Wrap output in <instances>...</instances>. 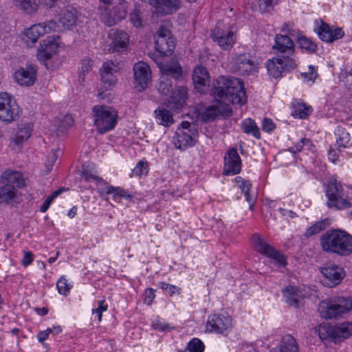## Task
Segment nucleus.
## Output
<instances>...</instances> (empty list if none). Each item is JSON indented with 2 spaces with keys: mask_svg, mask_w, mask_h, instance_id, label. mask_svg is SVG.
I'll return each instance as SVG.
<instances>
[{
  "mask_svg": "<svg viewBox=\"0 0 352 352\" xmlns=\"http://www.w3.org/2000/svg\"><path fill=\"white\" fill-rule=\"evenodd\" d=\"M273 50L276 51L278 57L269 60L266 67L270 75L277 78L283 72H289L296 67L295 60L289 57L294 53V43L287 35H276Z\"/></svg>",
  "mask_w": 352,
  "mask_h": 352,
  "instance_id": "1",
  "label": "nucleus"
},
{
  "mask_svg": "<svg viewBox=\"0 0 352 352\" xmlns=\"http://www.w3.org/2000/svg\"><path fill=\"white\" fill-rule=\"evenodd\" d=\"M212 95L217 100H226L232 104H243L246 94L242 80L232 76H219L214 82Z\"/></svg>",
  "mask_w": 352,
  "mask_h": 352,
  "instance_id": "2",
  "label": "nucleus"
},
{
  "mask_svg": "<svg viewBox=\"0 0 352 352\" xmlns=\"http://www.w3.org/2000/svg\"><path fill=\"white\" fill-rule=\"evenodd\" d=\"M320 245L324 252L342 256L352 253V236L340 230H329L320 239Z\"/></svg>",
  "mask_w": 352,
  "mask_h": 352,
  "instance_id": "3",
  "label": "nucleus"
},
{
  "mask_svg": "<svg viewBox=\"0 0 352 352\" xmlns=\"http://www.w3.org/2000/svg\"><path fill=\"white\" fill-rule=\"evenodd\" d=\"M157 89L162 95L170 96V98L164 102V105L172 111L179 113L186 104L187 88L180 86L176 91L173 92L171 79L161 76Z\"/></svg>",
  "mask_w": 352,
  "mask_h": 352,
  "instance_id": "4",
  "label": "nucleus"
},
{
  "mask_svg": "<svg viewBox=\"0 0 352 352\" xmlns=\"http://www.w3.org/2000/svg\"><path fill=\"white\" fill-rule=\"evenodd\" d=\"M352 309L351 297H336L321 301L318 311L322 318L325 319L337 318L342 314Z\"/></svg>",
  "mask_w": 352,
  "mask_h": 352,
  "instance_id": "5",
  "label": "nucleus"
},
{
  "mask_svg": "<svg viewBox=\"0 0 352 352\" xmlns=\"http://www.w3.org/2000/svg\"><path fill=\"white\" fill-rule=\"evenodd\" d=\"M93 113L98 133L103 134L114 129L118 122V113L113 107L96 105L93 107Z\"/></svg>",
  "mask_w": 352,
  "mask_h": 352,
  "instance_id": "6",
  "label": "nucleus"
},
{
  "mask_svg": "<svg viewBox=\"0 0 352 352\" xmlns=\"http://www.w3.org/2000/svg\"><path fill=\"white\" fill-rule=\"evenodd\" d=\"M318 334L322 340L330 338L336 343L341 342L352 336V322L342 323L340 326L321 324L319 326Z\"/></svg>",
  "mask_w": 352,
  "mask_h": 352,
  "instance_id": "7",
  "label": "nucleus"
},
{
  "mask_svg": "<svg viewBox=\"0 0 352 352\" xmlns=\"http://www.w3.org/2000/svg\"><path fill=\"white\" fill-rule=\"evenodd\" d=\"M19 118V107L13 97L6 92L0 93V120L10 123Z\"/></svg>",
  "mask_w": 352,
  "mask_h": 352,
  "instance_id": "8",
  "label": "nucleus"
},
{
  "mask_svg": "<svg viewBox=\"0 0 352 352\" xmlns=\"http://www.w3.org/2000/svg\"><path fill=\"white\" fill-rule=\"evenodd\" d=\"M326 194L329 199L327 204L329 207H335L338 209L351 207V204L345 197L342 186L340 183H338L336 180L329 182Z\"/></svg>",
  "mask_w": 352,
  "mask_h": 352,
  "instance_id": "9",
  "label": "nucleus"
},
{
  "mask_svg": "<svg viewBox=\"0 0 352 352\" xmlns=\"http://www.w3.org/2000/svg\"><path fill=\"white\" fill-rule=\"evenodd\" d=\"M155 50L162 56L171 54L175 47L171 32L164 26H160L157 32L155 41Z\"/></svg>",
  "mask_w": 352,
  "mask_h": 352,
  "instance_id": "10",
  "label": "nucleus"
},
{
  "mask_svg": "<svg viewBox=\"0 0 352 352\" xmlns=\"http://www.w3.org/2000/svg\"><path fill=\"white\" fill-rule=\"evenodd\" d=\"M254 249L259 253L274 259L279 266L286 265L285 256L265 242L258 234H253L251 238Z\"/></svg>",
  "mask_w": 352,
  "mask_h": 352,
  "instance_id": "11",
  "label": "nucleus"
},
{
  "mask_svg": "<svg viewBox=\"0 0 352 352\" xmlns=\"http://www.w3.org/2000/svg\"><path fill=\"white\" fill-rule=\"evenodd\" d=\"M320 270L323 276L322 283L329 287L338 285L345 276L342 267L331 263H328L326 266L320 267Z\"/></svg>",
  "mask_w": 352,
  "mask_h": 352,
  "instance_id": "12",
  "label": "nucleus"
},
{
  "mask_svg": "<svg viewBox=\"0 0 352 352\" xmlns=\"http://www.w3.org/2000/svg\"><path fill=\"white\" fill-rule=\"evenodd\" d=\"M135 87L138 91L146 89L151 78V72L149 66L144 62H139L133 66Z\"/></svg>",
  "mask_w": 352,
  "mask_h": 352,
  "instance_id": "13",
  "label": "nucleus"
},
{
  "mask_svg": "<svg viewBox=\"0 0 352 352\" xmlns=\"http://www.w3.org/2000/svg\"><path fill=\"white\" fill-rule=\"evenodd\" d=\"M72 116L65 115L62 118H55L48 126L50 138H58L74 125Z\"/></svg>",
  "mask_w": 352,
  "mask_h": 352,
  "instance_id": "14",
  "label": "nucleus"
},
{
  "mask_svg": "<svg viewBox=\"0 0 352 352\" xmlns=\"http://www.w3.org/2000/svg\"><path fill=\"white\" fill-rule=\"evenodd\" d=\"M232 327V319L229 316L223 315L213 314L209 316L206 323V331L223 333V332Z\"/></svg>",
  "mask_w": 352,
  "mask_h": 352,
  "instance_id": "15",
  "label": "nucleus"
},
{
  "mask_svg": "<svg viewBox=\"0 0 352 352\" xmlns=\"http://www.w3.org/2000/svg\"><path fill=\"white\" fill-rule=\"evenodd\" d=\"M241 160L235 148H230L224 157L223 174L236 175L240 173Z\"/></svg>",
  "mask_w": 352,
  "mask_h": 352,
  "instance_id": "16",
  "label": "nucleus"
},
{
  "mask_svg": "<svg viewBox=\"0 0 352 352\" xmlns=\"http://www.w3.org/2000/svg\"><path fill=\"white\" fill-rule=\"evenodd\" d=\"M14 77L21 86L30 87L34 84L36 79V70L34 65H27L15 72Z\"/></svg>",
  "mask_w": 352,
  "mask_h": 352,
  "instance_id": "17",
  "label": "nucleus"
},
{
  "mask_svg": "<svg viewBox=\"0 0 352 352\" xmlns=\"http://www.w3.org/2000/svg\"><path fill=\"white\" fill-rule=\"evenodd\" d=\"M197 131H185L184 129H177L174 138L175 145L180 150H185L195 144L197 141Z\"/></svg>",
  "mask_w": 352,
  "mask_h": 352,
  "instance_id": "18",
  "label": "nucleus"
},
{
  "mask_svg": "<svg viewBox=\"0 0 352 352\" xmlns=\"http://www.w3.org/2000/svg\"><path fill=\"white\" fill-rule=\"evenodd\" d=\"M182 0H155L153 7L159 16H166L176 12L181 6Z\"/></svg>",
  "mask_w": 352,
  "mask_h": 352,
  "instance_id": "19",
  "label": "nucleus"
},
{
  "mask_svg": "<svg viewBox=\"0 0 352 352\" xmlns=\"http://www.w3.org/2000/svg\"><path fill=\"white\" fill-rule=\"evenodd\" d=\"M210 36L223 50L230 49L234 43V34L232 31L226 32L219 28H215Z\"/></svg>",
  "mask_w": 352,
  "mask_h": 352,
  "instance_id": "20",
  "label": "nucleus"
},
{
  "mask_svg": "<svg viewBox=\"0 0 352 352\" xmlns=\"http://www.w3.org/2000/svg\"><path fill=\"white\" fill-rule=\"evenodd\" d=\"M255 67L254 61L250 54H240L236 58L232 69L241 75H248Z\"/></svg>",
  "mask_w": 352,
  "mask_h": 352,
  "instance_id": "21",
  "label": "nucleus"
},
{
  "mask_svg": "<svg viewBox=\"0 0 352 352\" xmlns=\"http://www.w3.org/2000/svg\"><path fill=\"white\" fill-rule=\"evenodd\" d=\"M44 34V26L41 24L32 25L22 34V40L29 47H32L40 36Z\"/></svg>",
  "mask_w": 352,
  "mask_h": 352,
  "instance_id": "22",
  "label": "nucleus"
},
{
  "mask_svg": "<svg viewBox=\"0 0 352 352\" xmlns=\"http://www.w3.org/2000/svg\"><path fill=\"white\" fill-rule=\"evenodd\" d=\"M109 37L111 38V47L113 51L120 52L121 50L126 48L129 43V36L123 30H115L109 33Z\"/></svg>",
  "mask_w": 352,
  "mask_h": 352,
  "instance_id": "23",
  "label": "nucleus"
},
{
  "mask_svg": "<svg viewBox=\"0 0 352 352\" xmlns=\"http://www.w3.org/2000/svg\"><path fill=\"white\" fill-rule=\"evenodd\" d=\"M116 67H114L113 63L110 60L103 64L102 68L101 69V80L106 89L110 88L116 82V78L113 75L114 72H116Z\"/></svg>",
  "mask_w": 352,
  "mask_h": 352,
  "instance_id": "24",
  "label": "nucleus"
},
{
  "mask_svg": "<svg viewBox=\"0 0 352 352\" xmlns=\"http://www.w3.org/2000/svg\"><path fill=\"white\" fill-rule=\"evenodd\" d=\"M192 81L197 89H201L210 82L208 71L203 65H197L193 71Z\"/></svg>",
  "mask_w": 352,
  "mask_h": 352,
  "instance_id": "25",
  "label": "nucleus"
},
{
  "mask_svg": "<svg viewBox=\"0 0 352 352\" xmlns=\"http://www.w3.org/2000/svg\"><path fill=\"white\" fill-rule=\"evenodd\" d=\"M162 77H166L168 79L171 78L178 80L182 76L183 70L180 65L177 63H170L160 66Z\"/></svg>",
  "mask_w": 352,
  "mask_h": 352,
  "instance_id": "26",
  "label": "nucleus"
},
{
  "mask_svg": "<svg viewBox=\"0 0 352 352\" xmlns=\"http://www.w3.org/2000/svg\"><path fill=\"white\" fill-rule=\"evenodd\" d=\"M2 182H6L16 188H21L25 186V181L21 173L8 170L2 175Z\"/></svg>",
  "mask_w": 352,
  "mask_h": 352,
  "instance_id": "27",
  "label": "nucleus"
},
{
  "mask_svg": "<svg viewBox=\"0 0 352 352\" xmlns=\"http://www.w3.org/2000/svg\"><path fill=\"white\" fill-rule=\"evenodd\" d=\"M76 10L74 8H69L63 11L58 19L63 30L69 29L76 23Z\"/></svg>",
  "mask_w": 352,
  "mask_h": 352,
  "instance_id": "28",
  "label": "nucleus"
},
{
  "mask_svg": "<svg viewBox=\"0 0 352 352\" xmlns=\"http://www.w3.org/2000/svg\"><path fill=\"white\" fill-rule=\"evenodd\" d=\"M167 109V107H159L154 112L157 122L165 127L170 126L175 122L173 114L170 111L171 110Z\"/></svg>",
  "mask_w": 352,
  "mask_h": 352,
  "instance_id": "29",
  "label": "nucleus"
},
{
  "mask_svg": "<svg viewBox=\"0 0 352 352\" xmlns=\"http://www.w3.org/2000/svg\"><path fill=\"white\" fill-rule=\"evenodd\" d=\"M100 197L104 196V194L107 195H113V199L116 202H120L122 198L130 199L131 196L128 195L126 192L122 188H115L113 186H106L104 188L99 190Z\"/></svg>",
  "mask_w": 352,
  "mask_h": 352,
  "instance_id": "30",
  "label": "nucleus"
},
{
  "mask_svg": "<svg viewBox=\"0 0 352 352\" xmlns=\"http://www.w3.org/2000/svg\"><path fill=\"white\" fill-rule=\"evenodd\" d=\"M287 303L294 307H298L299 299L302 296L299 289L294 286H289L285 288L283 292Z\"/></svg>",
  "mask_w": 352,
  "mask_h": 352,
  "instance_id": "31",
  "label": "nucleus"
},
{
  "mask_svg": "<svg viewBox=\"0 0 352 352\" xmlns=\"http://www.w3.org/2000/svg\"><path fill=\"white\" fill-rule=\"evenodd\" d=\"M60 36L58 34L48 36L45 40V60L52 58V56L56 54L57 50L60 46Z\"/></svg>",
  "mask_w": 352,
  "mask_h": 352,
  "instance_id": "32",
  "label": "nucleus"
},
{
  "mask_svg": "<svg viewBox=\"0 0 352 352\" xmlns=\"http://www.w3.org/2000/svg\"><path fill=\"white\" fill-rule=\"evenodd\" d=\"M270 352H299V349L294 338L291 335H286L283 338L279 350Z\"/></svg>",
  "mask_w": 352,
  "mask_h": 352,
  "instance_id": "33",
  "label": "nucleus"
},
{
  "mask_svg": "<svg viewBox=\"0 0 352 352\" xmlns=\"http://www.w3.org/2000/svg\"><path fill=\"white\" fill-rule=\"evenodd\" d=\"M329 226V221L327 219L319 221L314 225L308 228L305 232V237L308 239L314 235L320 233L321 231L325 230Z\"/></svg>",
  "mask_w": 352,
  "mask_h": 352,
  "instance_id": "34",
  "label": "nucleus"
},
{
  "mask_svg": "<svg viewBox=\"0 0 352 352\" xmlns=\"http://www.w3.org/2000/svg\"><path fill=\"white\" fill-rule=\"evenodd\" d=\"M31 135V129L28 126H24L18 129L16 133L15 137L12 139L13 142L16 146H19L26 141Z\"/></svg>",
  "mask_w": 352,
  "mask_h": 352,
  "instance_id": "35",
  "label": "nucleus"
},
{
  "mask_svg": "<svg viewBox=\"0 0 352 352\" xmlns=\"http://www.w3.org/2000/svg\"><path fill=\"white\" fill-rule=\"evenodd\" d=\"M242 129L244 133L252 135L257 138H261V133L259 129L256 126L255 122L252 119H248L242 122Z\"/></svg>",
  "mask_w": 352,
  "mask_h": 352,
  "instance_id": "36",
  "label": "nucleus"
},
{
  "mask_svg": "<svg viewBox=\"0 0 352 352\" xmlns=\"http://www.w3.org/2000/svg\"><path fill=\"white\" fill-rule=\"evenodd\" d=\"M3 186L0 188V199L3 201L13 199L16 195V189L6 182H2Z\"/></svg>",
  "mask_w": 352,
  "mask_h": 352,
  "instance_id": "37",
  "label": "nucleus"
},
{
  "mask_svg": "<svg viewBox=\"0 0 352 352\" xmlns=\"http://www.w3.org/2000/svg\"><path fill=\"white\" fill-rule=\"evenodd\" d=\"M336 142L339 147L346 148L350 142V135L345 129L339 126L336 132Z\"/></svg>",
  "mask_w": 352,
  "mask_h": 352,
  "instance_id": "38",
  "label": "nucleus"
},
{
  "mask_svg": "<svg viewBox=\"0 0 352 352\" xmlns=\"http://www.w3.org/2000/svg\"><path fill=\"white\" fill-rule=\"evenodd\" d=\"M129 20L135 28H142L144 25L143 13L139 6H135L134 9L129 14Z\"/></svg>",
  "mask_w": 352,
  "mask_h": 352,
  "instance_id": "39",
  "label": "nucleus"
},
{
  "mask_svg": "<svg viewBox=\"0 0 352 352\" xmlns=\"http://www.w3.org/2000/svg\"><path fill=\"white\" fill-rule=\"evenodd\" d=\"M298 43L300 48L305 49L309 53H314L317 50V45L312 41L301 34L298 35Z\"/></svg>",
  "mask_w": 352,
  "mask_h": 352,
  "instance_id": "40",
  "label": "nucleus"
},
{
  "mask_svg": "<svg viewBox=\"0 0 352 352\" xmlns=\"http://www.w3.org/2000/svg\"><path fill=\"white\" fill-rule=\"evenodd\" d=\"M318 34L320 38L328 43H332V30L328 24L322 23L318 28Z\"/></svg>",
  "mask_w": 352,
  "mask_h": 352,
  "instance_id": "41",
  "label": "nucleus"
},
{
  "mask_svg": "<svg viewBox=\"0 0 352 352\" xmlns=\"http://www.w3.org/2000/svg\"><path fill=\"white\" fill-rule=\"evenodd\" d=\"M16 4L28 14H32L36 10L38 0H15Z\"/></svg>",
  "mask_w": 352,
  "mask_h": 352,
  "instance_id": "42",
  "label": "nucleus"
},
{
  "mask_svg": "<svg viewBox=\"0 0 352 352\" xmlns=\"http://www.w3.org/2000/svg\"><path fill=\"white\" fill-rule=\"evenodd\" d=\"M119 5L113 8V16L117 18V21H120L124 19L126 16V3L124 0H119Z\"/></svg>",
  "mask_w": 352,
  "mask_h": 352,
  "instance_id": "43",
  "label": "nucleus"
},
{
  "mask_svg": "<svg viewBox=\"0 0 352 352\" xmlns=\"http://www.w3.org/2000/svg\"><path fill=\"white\" fill-rule=\"evenodd\" d=\"M60 152L59 148L52 149L47 156V164H45V174L52 171L54 163L58 157V153Z\"/></svg>",
  "mask_w": 352,
  "mask_h": 352,
  "instance_id": "44",
  "label": "nucleus"
},
{
  "mask_svg": "<svg viewBox=\"0 0 352 352\" xmlns=\"http://www.w3.org/2000/svg\"><path fill=\"white\" fill-rule=\"evenodd\" d=\"M311 112V107H307L305 104H298L294 111V116L300 118H305Z\"/></svg>",
  "mask_w": 352,
  "mask_h": 352,
  "instance_id": "45",
  "label": "nucleus"
},
{
  "mask_svg": "<svg viewBox=\"0 0 352 352\" xmlns=\"http://www.w3.org/2000/svg\"><path fill=\"white\" fill-rule=\"evenodd\" d=\"M190 352H203L204 350V343L198 338H193L188 344Z\"/></svg>",
  "mask_w": 352,
  "mask_h": 352,
  "instance_id": "46",
  "label": "nucleus"
},
{
  "mask_svg": "<svg viewBox=\"0 0 352 352\" xmlns=\"http://www.w3.org/2000/svg\"><path fill=\"white\" fill-rule=\"evenodd\" d=\"M218 116H219V110L217 104L208 107L204 114V118L207 120H214Z\"/></svg>",
  "mask_w": 352,
  "mask_h": 352,
  "instance_id": "47",
  "label": "nucleus"
},
{
  "mask_svg": "<svg viewBox=\"0 0 352 352\" xmlns=\"http://www.w3.org/2000/svg\"><path fill=\"white\" fill-rule=\"evenodd\" d=\"M57 289L60 294L67 295L71 289V285L67 284V280L61 277L56 283Z\"/></svg>",
  "mask_w": 352,
  "mask_h": 352,
  "instance_id": "48",
  "label": "nucleus"
},
{
  "mask_svg": "<svg viewBox=\"0 0 352 352\" xmlns=\"http://www.w3.org/2000/svg\"><path fill=\"white\" fill-rule=\"evenodd\" d=\"M148 163L144 161H140L137 166L133 169V174L137 176H141L142 174L148 173Z\"/></svg>",
  "mask_w": 352,
  "mask_h": 352,
  "instance_id": "49",
  "label": "nucleus"
},
{
  "mask_svg": "<svg viewBox=\"0 0 352 352\" xmlns=\"http://www.w3.org/2000/svg\"><path fill=\"white\" fill-rule=\"evenodd\" d=\"M217 105L219 110V116H222L226 118L231 116L232 110L230 104L219 102Z\"/></svg>",
  "mask_w": 352,
  "mask_h": 352,
  "instance_id": "50",
  "label": "nucleus"
},
{
  "mask_svg": "<svg viewBox=\"0 0 352 352\" xmlns=\"http://www.w3.org/2000/svg\"><path fill=\"white\" fill-rule=\"evenodd\" d=\"M63 30L61 25L57 24L54 20H50L47 23H45V34L50 33L51 32H60Z\"/></svg>",
  "mask_w": 352,
  "mask_h": 352,
  "instance_id": "51",
  "label": "nucleus"
},
{
  "mask_svg": "<svg viewBox=\"0 0 352 352\" xmlns=\"http://www.w3.org/2000/svg\"><path fill=\"white\" fill-rule=\"evenodd\" d=\"M301 76L307 81H314L317 77L318 74L313 65L309 67V72L301 73Z\"/></svg>",
  "mask_w": 352,
  "mask_h": 352,
  "instance_id": "52",
  "label": "nucleus"
},
{
  "mask_svg": "<svg viewBox=\"0 0 352 352\" xmlns=\"http://www.w3.org/2000/svg\"><path fill=\"white\" fill-rule=\"evenodd\" d=\"M276 0H260L258 6L263 12H269L274 6Z\"/></svg>",
  "mask_w": 352,
  "mask_h": 352,
  "instance_id": "53",
  "label": "nucleus"
},
{
  "mask_svg": "<svg viewBox=\"0 0 352 352\" xmlns=\"http://www.w3.org/2000/svg\"><path fill=\"white\" fill-rule=\"evenodd\" d=\"M65 190V188H60V189L54 191L50 195L47 197V198L45 199V211L48 209L53 200Z\"/></svg>",
  "mask_w": 352,
  "mask_h": 352,
  "instance_id": "54",
  "label": "nucleus"
},
{
  "mask_svg": "<svg viewBox=\"0 0 352 352\" xmlns=\"http://www.w3.org/2000/svg\"><path fill=\"white\" fill-rule=\"evenodd\" d=\"M82 177L84 178L85 181H89L90 179H94L98 183H104V181L102 178L99 177L97 175L92 174L89 170H84L82 173Z\"/></svg>",
  "mask_w": 352,
  "mask_h": 352,
  "instance_id": "55",
  "label": "nucleus"
},
{
  "mask_svg": "<svg viewBox=\"0 0 352 352\" xmlns=\"http://www.w3.org/2000/svg\"><path fill=\"white\" fill-rule=\"evenodd\" d=\"M310 143V140L307 138L301 139L300 142H298L295 146L290 148L289 151L293 153L300 152L302 151L303 146L306 144H309Z\"/></svg>",
  "mask_w": 352,
  "mask_h": 352,
  "instance_id": "56",
  "label": "nucleus"
},
{
  "mask_svg": "<svg viewBox=\"0 0 352 352\" xmlns=\"http://www.w3.org/2000/svg\"><path fill=\"white\" fill-rule=\"evenodd\" d=\"M92 65L90 59H84L82 61L81 68L79 73L85 74L91 70Z\"/></svg>",
  "mask_w": 352,
  "mask_h": 352,
  "instance_id": "57",
  "label": "nucleus"
},
{
  "mask_svg": "<svg viewBox=\"0 0 352 352\" xmlns=\"http://www.w3.org/2000/svg\"><path fill=\"white\" fill-rule=\"evenodd\" d=\"M262 129L263 131L270 133L275 129V124L271 119L264 118L263 120Z\"/></svg>",
  "mask_w": 352,
  "mask_h": 352,
  "instance_id": "58",
  "label": "nucleus"
},
{
  "mask_svg": "<svg viewBox=\"0 0 352 352\" xmlns=\"http://www.w3.org/2000/svg\"><path fill=\"white\" fill-rule=\"evenodd\" d=\"M155 298L154 290L148 288L145 290L144 302L147 305H151Z\"/></svg>",
  "mask_w": 352,
  "mask_h": 352,
  "instance_id": "59",
  "label": "nucleus"
},
{
  "mask_svg": "<svg viewBox=\"0 0 352 352\" xmlns=\"http://www.w3.org/2000/svg\"><path fill=\"white\" fill-rule=\"evenodd\" d=\"M293 25H292L289 23H284L281 28V31L283 32H286L290 36H294L296 33V30L292 28Z\"/></svg>",
  "mask_w": 352,
  "mask_h": 352,
  "instance_id": "60",
  "label": "nucleus"
},
{
  "mask_svg": "<svg viewBox=\"0 0 352 352\" xmlns=\"http://www.w3.org/2000/svg\"><path fill=\"white\" fill-rule=\"evenodd\" d=\"M344 35V31L341 28H337L332 31L333 41L341 38Z\"/></svg>",
  "mask_w": 352,
  "mask_h": 352,
  "instance_id": "61",
  "label": "nucleus"
},
{
  "mask_svg": "<svg viewBox=\"0 0 352 352\" xmlns=\"http://www.w3.org/2000/svg\"><path fill=\"white\" fill-rule=\"evenodd\" d=\"M152 327L155 330L164 331L169 328L168 324H162L160 320H155L153 322Z\"/></svg>",
  "mask_w": 352,
  "mask_h": 352,
  "instance_id": "62",
  "label": "nucleus"
},
{
  "mask_svg": "<svg viewBox=\"0 0 352 352\" xmlns=\"http://www.w3.org/2000/svg\"><path fill=\"white\" fill-rule=\"evenodd\" d=\"M98 303H99L98 308L94 309V313H96L98 314L99 320H101L102 312L107 310V305H104L103 301H99Z\"/></svg>",
  "mask_w": 352,
  "mask_h": 352,
  "instance_id": "63",
  "label": "nucleus"
},
{
  "mask_svg": "<svg viewBox=\"0 0 352 352\" xmlns=\"http://www.w3.org/2000/svg\"><path fill=\"white\" fill-rule=\"evenodd\" d=\"M33 255L31 252H25L22 260V263L24 266L30 265L33 260Z\"/></svg>",
  "mask_w": 352,
  "mask_h": 352,
  "instance_id": "64",
  "label": "nucleus"
}]
</instances>
